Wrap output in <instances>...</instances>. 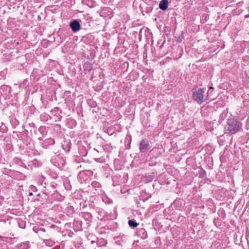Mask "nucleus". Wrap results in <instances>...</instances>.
Masks as SVG:
<instances>
[{"label":"nucleus","mask_w":249,"mask_h":249,"mask_svg":"<svg viewBox=\"0 0 249 249\" xmlns=\"http://www.w3.org/2000/svg\"><path fill=\"white\" fill-rule=\"evenodd\" d=\"M60 230L58 226L54 224H52L46 228L36 226L33 228V231L42 240L49 237L54 238L60 233Z\"/></svg>","instance_id":"1"},{"label":"nucleus","mask_w":249,"mask_h":249,"mask_svg":"<svg viewBox=\"0 0 249 249\" xmlns=\"http://www.w3.org/2000/svg\"><path fill=\"white\" fill-rule=\"evenodd\" d=\"M206 88H193L192 89L193 99L198 104L201 105L207 102L208 99V93L206 92Z\"/></svg>","instance_id":"2"},{"label":"nucleus","mask_w":249,"mask_h":249,"mask_svg":"<svg viewBox=\"0 0 249 249\" xmlns=\"http://www.w3.org/2000/svg\"><path fill=\"white\" fill-rule=\"evenodd\" d=\"M227 123V130L231 134L238 132L242 127V123L234 118L228 119Z\"/></svg>","instance_id":"3"},{"label":"nucleus","mask_w":249,"mask_h":249,"mask_svg":"<svg viewBox=\"0 0 249 249\" xmlns=\"http://www.w3.org/2000/svg\"><path fill=\"white\" fill-rule=\"evenodd\" d=\"M51 163L60 169H62L65 164V160L58 155L53 156L51 159Z\"/></svg>","instance_id":"4"},{"label":"nucleus","mask_w":249,"mask_h":249,"mask_svg":"<svg viewBox=\"0 0 249 249\" xmlns=\"http://www.w3.org/2000/svg\"><path fill=\"white\" fill-rule=\"evenodd\" d=\"M114 239L116 244L122 247H124L128 243L129 237L127 235L120 234L119 235L115 236Z\"/></svg>","instance_id":"5"},{"label":"nucleus","mask_w":249,"mask_h":249,"mask_svg":"<svg viewBox=\"0 0 249 249\" xmlns=\"http://www.w3.org/2000/svg\"><path fill=\"white\" fill-rule=\"evenodd\" d=\"M89 190L93 194L101 195L102 193V185L98 181H94L91 183Z\"/></svg>","instance_id":"6"},{"label":"nucleus","mask_w":249,"mask_h":249,"mask_svg":"<svg viewBox=\"0 0 249 249\" xmlns=\"http://www.w3.org/2000/svg\"><path fill=\"white\" fill-rule=\"evenodd\" d=\"M73 230L75 231H81L83 229H87L88 227H86L84 226V223L81 221V220L78 218H75L73 223Z\"/></svg>","instance_id":"7"},{"label":"nucleus","mask_w":249,"mask_h":249,"mask_svg":"<svg viewBox=\"0 0 249 249\" xmlns=\"http://www.w3.org/2000/svg\"><path fill=\"white\" fill-rule=\"evenodd\" d=\"M11 88L6 85H2L0 87V94L3 96L5 99L9 98L11 94Z\"/></svg>","instance_id":"8"},{"label":"nucleus","mask_w":249,"mask_h":249,"mask_svg":"<svg viewBox=\"0 0 249 249\" xmlns=\"http://www.w3.org/2000/svg\"><path fill=\"white\" fill-rule=\"evenodd\" d=\"M81 216L85 221V222H84V226L86 227H89L92 219V215L89 212H83L81 213Z\"/></svg>","instance_id":"9"},{"label":"nucleus","mask_w":249,"mask_h":249,"mask_svg":"<svg viewBox=\"0 0 249 249\" xmlns=\"http://www.w3.org/2000/svg\"><path fill=\"white\" fill-rule=\"evenodd\" d=\"M150 148V145L147 140L144 139L141 141L139 143V150L141 153H145Z\"/></svg>","instance_id":"10"},{"label":"nucleus","mask_w":249,"mask_h":249,"mask_svg":"<svg viewBox=\"0 0 249 249\" xmlns=\"http://www.w3.org/2000/svg\"><path fill=\"white\" fill-rule=\"evenodd\" d=\"M52 114L53 116V119L54 120L55 122L60 121L62 118L61 113L62 110L58 107H55L52 109L51 111Z\"/></svg>","instance_id":"11"},{"label":"nucleus","mask_w":249,"mask_h":249,"mask_svg":"<svg viewBox=\"0 0 249 249\" xmlns=\"http://www.w3.org/2000/svg\"><path fill=\"white\" fill-rule=\"evenodd\" d=\"M78 180L81 184H86L89 182L90 178L85 172H80L78 176Z\"/></svg>","instance_id":"12"},{"label":"nucleus","mask_w":249,"mask_h":249,"mask_svg":"<svg viewBox=\"0 0 249 249\" xmlns=\"http://www.w3.org/2000/svg\"><path fill=\"white\" fill-rule=\"evenodd\" d=\"M69 26L74 33H76L79 31L81 28L80 23L76 19L71 21L69 23Z\"/></svg>","instance_id":"13"},{"label":"nucleus","mask_w":249,"mask_h":249,"mask_svg":"<svg viewBox=\"0 0 249 249\" xmlns=\"http://www.w3.org/2000/svg\"><path fill=\"white\" fill-rule=\"evenodd\" d=\"M63 149L66 153L69 152L71 148V142L69 140H65L61 143Z\"/></svg>","instance_id":"14"},{"label":"nucleus","mask_w":249,"mask_h":249,"mask_svg":"<svg viewBox=\"0 0 249 249\" xmlns=\"http://www.w3.org/2000/svg\"><path fill=\"white\" fill-rule=\"evenodd\" d=\"M137 235L140 237L141 238L144 239L147 238L148 235L146 230L144 228H138L137 229Z\"/></svg>","instance_id":"15"},{"label":"nucleus","mask_w":249,"mask_h":249,"mask_svg":"<svg viewBox=\"0 0 249 249\" xmlns=\"http://www.w3.org/2000/svg\"><path fill=\"white\" fill-rule=\"evenodd\" d=\"M53 139L50 138L44 141L42 143V146L44 148H47L50 145H52L54 143Z\"/></svg>","instance_id":"16"},{"label":"nucleus","mask_w":249,"mask_h":249,"mask_svg":"<svg viewBox=\"0 0 249 249\" xmlns=\"http://www.w3.org/2000/svg\"><path fill=\"white\" fill-rule=\"evenodd\" d=\"M64 212L69 216L72 215L75 213V210L73 207L68 203L65 209Z\"/></svg>","instance_id":"17"},{"label":"nucleus","mask_w":249,"mask_h":249,"mask_svg":"<svg viewBox=\"0 0 249 249\" xmlns=\"http://www.w3.org/2000/svg\"><path fill=\"white\" fill-rule=\"evenodd\" d=\"M66 125L69 128H73L77 125V122L74 119L70 118L67 120Z\"/></svg>","instance_id":"18"},{"label":"nucleus","mask_w":249,"mask_h":249,"mask_svg":"<svg viewBox=\"0 0 249 249\" xmlns=\"http://www.w3.org/2000/svg\"><path fill=\"white\" fill-rule=\"evenodd\" d=\"M157 174L156 172H152L151 173L145 175L144 177L145 181L146 182H149L152 181L157 176Z\"/></svg>","instance_id":"19"},{"label":"nucleus","mask_w":249,"mask_h":249,"mask_svg":"<svg viewBox=\"0 0 249 249\" xmlns=\"http://www.w3.org/2000/svg\"><path fill=\"white\" fill-rule=\"evenodd\" d=\"M132 140L131 135L127 133L124 140V143L125 145V149H129L130 148V144Z\"/></svg>","instance_id":"20"},{"label":"nucleus","mask_w":249,"mask_h":249,"mask_svg":"<svg viewBox=\"0 0 249 249\" xmlns=\"http://www.w3.org/2000/svg\"><path fill=\"white\" fill-rule=\"evenodd\" d=\"M53 238L51 237L45 238L43 240V243H44L47 246L53 247L55 245V243Z\"/></svg>","instance_id":"21"},{"label":"nucleus","mask_w":249,"mask_h":249,"mask_svg":"<svg viewBox=\"0 0 249 249\" xmlns=\"http://www.w3.org/2000/svg\"><path fill=\"white\" fill-rule=\"evenodd\" d=\"M41 165V163L36 160H33L28 162V166L31 169H32L33 167H37L40 166Z\"/></svg>","instance_id":"22"},{"label":"nucleus","mask_w":249,"mask_h":249,"mask_svg":"<svg viewBox=\"0 0 249 249\" xmlns=\"http://www.w3.org/2000/svg\"><path fill=\"white\" fill-rule=\"evenodd\" d=\"M168 0H161L159 4V8L163 10H166L168 6Z\"/></svg>","instance_id":"23"},{"label":"nucleus","mask_w":249,"mask_h":249,"mask_svg":"<svg viewBox=\"0 0 249 249\" xmlns=\"http://www.w3.org/2000/svg\"><path fill=\"white\" fill-rule=\"evenodd\" d=\"M40 119L42 121L46 122L49 120L53 119V117L46 113H43L40 115Z\"/></svg>","instance_id":"24"},{"label":"nucleus","mask_w":249,"mask_h":249,"mask_svg":"<svg viewBox=\"0 0 249 249\" xmlns=\"http://www.w3.org/2000/svg\"><path fill=\"white\" fill-rule=\"evenodd\" d=\"M13 161L15 163H16L22 167H23L25 168H27L26 165H25L24 162L22 161V160L21 159H20V158L16 157L13 159Z\"/></svg>","instance_id":"25"},{"label":"nucleus","mask_w":249,"mask_h":249,"mask_svg":"<svg viewBox=\"0 0 249 249\" xmlns=\"http://www.w3.org/2000/svg\"><path fill=\"white\" fill-rule=\"evenodd\" d=\"M88 149L86 148L85 145H81L79 147V153L82 156H86L88 154Z\"/></svg>","instance_id":"26"},{"label":"nucleus","mask_w":249,"mask_h":249,"mask_svg":"<svg viewBox=\"0 0 249 249\" xmlns=\"http://www.w3.org/2000/svg\"><path fill=\"white\" fill-rule=\"evenodd\" d=\"M84 71H90L92 69V64L89 62H86L83 65Z\"/></svg>","instance_id":"27"},{"label":"nucleus","mask_w":249,"mask_h":249,"mask_svg":"<svg viewBox=\"0 0 249 249\" xmlns=\"http://www.w3.org/2000/svg\"><path fill=\"white\" fill-rule=\"evenodd\" d=\"M29 243L25 242L17 245L18 249H28L29 248Z\"/></svg>","instance_id":"28"},{"label":"nucleus","mask_w":249,"mask_h":249,"mask_svg":"<svg viewBox=\"0 0 249 249\" xmlns=\"http://www.w3.org/2000/svg\"><path fill=\"white\" fill-rule=\"evenodd\" d=\"M107 241L103 238L98 239L96 242V244L98 247L106 246Z\"/></svg>","instance_id":"29"},{"label":"nucleus","mask_w":249,"mask_h":249,"mask_svg":"<svg viewBox=\"0 0 249 249\" xmlns=\"http://www.w3.org/2000/svg\"><path fill=\"white\" fill-rule=\"evenodd\" d=\"M197 175L199 178H206L207 177V174L206 171L202 168H201L197 172Z\"/></svg>","instance_id":"30"},{"label":"nucleus","mask_w":249,"mask_h":249,"mask_svg":"<svg viewBox=\"0 0 249 249\" xmlns=\"http://www.w3.org/2000/svg\"><path fill=\"white\" fill-rule=\"evenodd\" d=\"M128 224L129 227L133 228L137 227L139 224V223H137L136 220L133 219L129 220Z\"/></svg>","instance_id":"31"},{"label":"nucleus","mask_w":249,"mask_h":249,"mask_svg":"<svg viewBox=\"0 0 249 249\" xmlns=\"http://www.w3.org/2000/svg\"><path fill=\"white\" fill-rule=\"evenodd\" d=\"M95 211L101 217H103L105 214V211L102 209L97 207L95 209Z\"/></svg>","instance_id":"32"},{"label":"nucleus","mask_w":249,"mask_h":249,"mask_svg":"<svg viewBox=\"0 0 249 249\" xmlns=\"http://www.w3.org/2000/svg\"><path fill=\"white\" fill-rule=\"evenodd\" d=\"M88 104L91 107H95L97 106V103L92 99H90L88 101Z\"/></svg>","instance_id":"33"},{"label":"nucleus","mask_w":249,"mask_h":249,"mask_svg":"<svg viewBox=\"0 0 249 249\" xmlns=\"http://www.w3.org/2000/svg\"><path fill=\"white\" fill-rule=\"evenodd\" d=\"M7 130V128L6 125L3 123H1V124L0 126V131L2 133H4L6 132Z\"/></svg>","instance_id":"34"},{"label":"nucleus","mask_w":249,"mask_h":249,"mask_svg":"<svg viewBox=\"0 0 249 249\" xmlns=\"http://www.w3.org/2000/svg\"><path fill=\"white\" fill-rule=\"evenodd\" d=\"M64 185L66 190H70L71 189V185L70 184V183L68 181H65L64 183Z\"/></svg>","instance_id":"35"},{"label":"nucleus","mask_w":249,"mask_h":249,"mask_svg":"<svg viewBox=\"0 0 249 249\" xmlns=\"http://www.w3.org/2000/svg\"><path fill=\"white\" fill-rule=\"evenodd\" d=\"M12 125L16 126L19 124L18 121L16 119H13L11 120Z\"/></svg>","instance_id":"36"},{"label":"nucleus","mask_w":249,"mask_h":249,"mask_svg":"<svg viewBox=\"0 0 249 249\" xmlns=\"http://www.w3.org/2000/svg\"><path fill=\"white\" fill-rule=\"evenodd\" d=\"M37 191L36 187L33 185H31L29 187V191L32 192H36Z\"/></svg>","instance_id":"37"},{"label":"nucleus","mask_w":249,"mask_h":249,"mask_svg":"<svg viewBox=\"0 0 249 249\" xmlns=\"http://www.w3.org/2000/svg\"><path fill=\"white\" fill-rule=\"evenodd\" d=\"M45 127H44V126H40L39 127V128H38V131L41 133L42 135H44L46 133V132H45Z\"/></svg>","instance_id":"38"},{"label":"nucleus","mask_w":249,"mask_h":249,"mask_svg":"<svg viewBox=\"0 0 249 249\" xmlns=\"http://www.w3.org/2000/svg\"><path fill=\"white\" fill-rule=\"evenodd\" d=\"M109 9L108 8H106L105 9H103L101 12V14H102L101 16H104V17H106V16H104L103 15V14H104L105 13V12L106 11H107V12H109Z\"/></svg>","instance_id":"39"},{"label":"nucleus","mask_w":249,"mask_h":249,"mask_svg":"<svg viewBox=\"0 0 249 249\" xmlns=\"http://www.w3.org/2000/svg\"><path fill=\"white\" fill-rule=\"evenodd\" d=\"M71 227V223H67L65 225V227L66 228H70Z\"/></svg>","instance_id":"40"},{"label":"nucleus","mask_w":249,"mask_h":249,"mask_svg":"<svg viewBox=\"0 0 249 249\" xmlns=\"http://www.w3.org/2000/svg\"><path fill=\"white\" fill-rule=\"evenodd\" d=\"M152 10H153V7H149L147 8V9L146 11V13H150V12H151L152 11Z\"/></svg>","instance_id":"41"},{"label":"nucleus","mask_w":249,"mask_h":249,"mask_svg":"<svg viewBox=\"0 0 249 249\" xmlns=\"http://www.w3.org/2000/svg\"><path fill=\"white\" fill-rule=\"evenodd\" d=\"M29 145L31 149L33 150V149L34 148V145H33V144L32 143V144H31V143H29Z\"/></svg>","instance_id":"42"},{"label":"nucleus","mask_w":249,"mask_h":249,"mask_svg":"<svg viewBox=\"0 0 249 249\" xmlns=\"http://www.w3.org/2000/svg\"><path fill=\"white\" fill-rule=\"evenodd\" d=\"M29 196H33V192L30 191L29 193Z\"/></svg>","instance_id":"43"},{"label":"nucleus","mask_w":249,"mask_h":249,"mask_svg":"<svg viewBox=\"0 0 249 249\" xmlns=\"http://www.w3.org/2000/svg\"><path fill=\"white\" fill-rule=\"evenodd\" d=\"M108 16H109V18H110L111 17H112L111 12H110V14H109Z\"/></svg>","instance_id":"44"},{"label":"nucleus","mask_w":249,"mask_h":249,"mask_svg":"<svg viewBox=\"0 0 249 249\" xmlns=\"http://www.w3.org/2000/svg\"><path fill=\"white\" fill-rule=\"evenodd\" d=\"M38 140H39V141H42V137H39L38 138Z\"/></svg>","instance_id":"45"},{"label":"nucleus","mask_w":249,"mask_h":249,"mask_svg":"<svg viewBox=\"0 0 249 249\" xmlns=\"http://www.w3.org/2000/svg\"><path fill=\"white\" fill-rule=\"evenodd\" d=\"M245 17L246 18H249V15H246Z\"/></svg>","instance_id":"46"},{"label":"nucleus","mask_w":249,"mask_h":249,"mask_svg":"<svg viewBox=\"0 0 249 249\" xmlns=\"http://www.w3.org/2000/svg\"><path fill=\"white\" fill-rule=\"evenodd\" d=\"M43 192H44V194H48V192H45V190H44V191H43Z\"/></svg>","instance_id":"47"},{"label":"nucleus","mask_w":249,"mask_h":249,"mask_svg":"<svg viewBox=\"0 0 249 249\" xmlns=\"http://www.w3.org/2000/svg\"><path fill=\"white\" fill-rule=\"evenodd\" d=\"M40 194H38L36 196H40Z\"/></svg>","instance_id":"48"},{"label":"nucleus","mask_w":249,"mask_h":249,"mask_svg":"<svg viewBox=\"0 0 249 249\" xmlns=\"http://www.w3.org/2000/svg\"><path fill=\"white\" fill-rule=\"evenodd\" d=\"M94 242H94V241H91V243H92V244H93V243H94Z\"/></svg>","instance_id":"49"}]
</instances>
